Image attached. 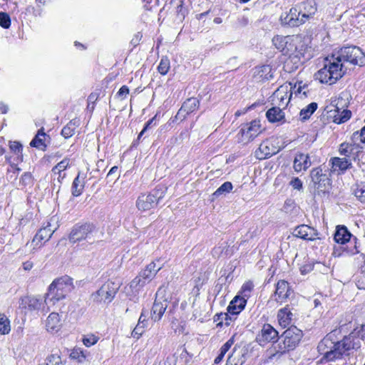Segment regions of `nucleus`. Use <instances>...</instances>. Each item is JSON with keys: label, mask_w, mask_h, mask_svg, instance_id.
Listing matches in <instances>:
<instances>
[{"label": "nucleus", "mask_w": 365, "mask_h": 365, "mask_svg": "<svg viewBox=\"0 0 365 365\" xmlns=\"http://www.w3.org/2000/svg\"><path fill=\"white\" fill-rule=\"evenodd\" d=\"M281 41L282 43L278 47L283 55L287 56L284 68L286 71L292 73L296 71L302 63V59L304 57L305 48L304 44L297 38H288Z\"/></svg>", "instance_id": "1"}, {"label": "nucleus", "mask_w": 365, "mask_h": 365, "mask_svg": "<svg viewBox=\"0 0 365 365\" xmlns=\"http://www.w3.org/2000/svg\"><path fill=\"white\" fill-rule=\"evenodd\" d=\"M346 73L343 63H339L334 58V55L331 58H326L323 68L314 74V79L321 83L332 85L343 77Z\"/></svg>", "instance_id": "2"}, {"label": "nucleus", "mask_w": 365, "mask_h": 365, "mask_svg": "<svg viewBox=\"0 0 365 365\" xmlns=\"http://www.w3.org/2000/svg\"><path fill=\"white\" fill-rule=\"evenodd\" d=\"M73 288V279L67 275L53 280L49 285L45 297L46 304H55L58 301L63 299Z\"/></svg>", "instance_id": "3"}, {"label": "nucleus", "mask_w": 365, "mask_h": 365, "mask_svg": "<svg viewBox=\"0 0 365 365\" xmlns=\"http://www.w3.org/2000/svg\"><path fill=\"white\" fill-rule=\"evenodd\" d=\"M302 337V331L295 326L286 329L279 337V343L273 347L274 353L272 356L274 357L277 354L279 356L286 352L294 350L299 343Z\"/></svg>", "instance_id": "4"}, {"label": "nucleus", "mask_w": 365, "mask_h": 365, "mask_svg": "<svg viewBox=\"0 0 365 365\" xmlns=\"http://www.w3.org/2000/svg\"><path fill=\"white\" fill-rule=\"evenodd\" d=\"M334 58L339 63L348 62L354 66H362L365 64V54L362 50L356 46L342 47L336 54Z\"/></svg>", "instance_id": "5"}, {"label": "nucleus", "mask_w": 365, "mask_h": 365, "mask_svg": "<svg viewBox=\"0 0 365 365\" xmlns=\"http://www.w3.org/2000/svg\"><path fill=\"white\" fill-rule=\"evenodd\" d=\"M97 229L93 223L86 222L76 224L71 229L68 239L72 243L86 240L90 243L95 241Z\"/></svg>", "instance_id": "6"}, {"label": "nucleus", "mask_w": 365, "mask_h": 365, "mask_svg": "<svg viewBox=\"0 0 365 365\" xmlns=\"http://www.w3.org/2000/svg\"><path fill=\"white\" fill-rule=\"evenodd\" d=\"M310 186L314 189V194L322 195L329 192L331 183L329 175L321 168H315L310 173Z\"/></svg>", "instance_id": "7"}, {"label": "nucleus", "mask_w": 365, "mask_h": 365, "mask_svg": "<svg viewBox=\"0 0 365 365\" xmlns=\"http://www.w3.org/2000/svg\"><path fill=\"white\" fill-rule=\"evenodd\" d=\"M308 85L306 83H304L302 81H299L294 83L293 86L291 87V93L289 96V99L287 102H284V100H287V93L285 91H282L280 89H278L274 93V98H277L279 103V106H282L283 108H285L289 101H290V98L293 94L295 95V96L299 97L301 99L305 98L308 96V94L309 93V90L307 89Z\"/></svg>", "instance_id": "8"}, {"label": "nucleus", "mask_w": 365, "mask_h": 365, "mask_svg": "<svg viewBox=\"0 0 365 365\" xmlns=\"http://www.w3.org/2000/svg\"><path fill=\"white\" fill-rule=\"evenodd\" d=\"M165 195L163 188H156L148 194L140 195L136 201L139 210L146 211L153 208Z\"/></svg>", "instance_id": "9"}, {"label": "nucleus", "mask_w": 365, "mask_h": 365, "mask_svg": "<svg viewBox=\"0 0 365 365\" xmlns=\"http://www.w3.org/2000/svg\"><path fill=\"white\" fill-rule=\"evenodd\" d=\"M168 297L165 296V289L162 287L159 288L156 292L151 311L149 312L150 318L154 322L159 321L168 308Z\"/></svg>", "instance_id": "10"}, {"label": "nucleus", "mask_w": 365, "mask_h": 365, "mask_svg": "<svg viewBox=\"0 0 365 365\" xmlns=\"http://www.w3.org/2000/svg\"><path fill=\"white\" fill-rule=\"evenodd\" d=\"M261 131L259 121L253 120L250 124H246L240 128L237 134V141L247 144L254 140Z\"/></svg>", "instance_id": "11"}, {"label": "nucleus", "mask_w": 365, "mask_h": 365, "mask_svg": "<svg viewBox=\"0 0 365 365\" xmlns=\"http://www.w3.org/2000/svg\"><path fill=\"white\" fill-rule=\"evenodd\" d=\"M118 287L113 282H106L91 295L94 302L109 303L114 298Z\"/></svg>", "instance_id": "12"}, {"label": "nucleus", "mask_w": 365, "mask_h": 365, "mask_svg": "<svg viewBox=\"0 0 365 365\" xmlns=\"http://www.w3.org/2000/svg\"><path fill=\"white\" fill-rule=\"evenodd\" d=\"M46 304L45 299L40 296H26L21 299L19 307L26 312L41 310Z\"/></svg>", "instance_id": "13"}, {"label": "nucleus", "mask_w": 365, "mask_h": 365, "mask_svg": "<svg viewBox=\"0 0 365 365\" xmlns=\"http://www.w3.org/2000/svg\"><path fill=\"white\" fill-rule=\"evenodd\" d=\"M278 331L269 324L263 325L260 332L257 336V340L260 345L267 343H274L279 340Z\"/></svg>", "instance_id": "14"}, {"label": "nucleus", "mask_w": 365, "mask_h": 365, "mask_svg": "<svg viewBox=\"0 0 365 365\" xmlns=\"http://www.w3.org/2000/svg\"><path fill=\"white\" fill-rule=\"evenodd\" d=\"M293 294V290L289 284L285 280H279L276 284L274 294L275 301L282 304Z\"/></svg>", "instance_id": "15"}, {"label": "nucleus", "mask_w": 365, "mask_h": 365, "mask_svg": "<svg viewBox=\"0 0 365 365\" xmlns=\"http://www.w3.org/2000/svg\"><path fill=\"white\" fill-rule=\"evenodd\" d=\"M280 19L283 24L291 27L299 26L305 23V19H301L297 6L290 9L289 13L282 14Z\"/></svg>", "instance_id": "16"}, {"label": "nucleus", "mask_w": 365, "mask_h": 365, "mask_svg": "<svg viewBox=\"0 0 365 365\" xmlns=\"http://www.w3.org/2000/svg\"><path fill=\"white\" fill-rule=\"evenodd\" d=\"M293 235L305 240L313 241L317 238L318 232L314 228L303 224L294 229Z\"/></svg>", "instance_id": "17"}, {"label": "nucleus", "mask_w": 365, "mask_h": 365, "mask_svg": "<svg viewBox=\"0 0 365 365\" xmlns=\"http://www.w3.org/2000/svg\"><path fill=\"white\" fill-rule=\"evenodd\" d=\"M277 150L273 144L268 140L263 141L255 151V156L259 160L268 158L276 154Z\"/></svg>", "instance_id": "18"}, {"label": "nucleus", "mask_w": 365, "mask_h": 365, "mask_svg": "<svg viewBox=\"0 0 365 365\" xmlns=\"http://www.w3.org/2000/svg\"><path fill=\"white\" fill-rule=\"evenodd\" d=\"M361 148L356 143H343L340 145L339 151L341 155H344L348 160H356L358 154L361 153Z\"/></svg>", "instance_id": "19"}, {"label": "nucleus", "mask_w": 365, "mask_h": 365, "mask_svg": "<svg viewBox=\"0 0 365 365\" xmlns=\"http://www.w3.org/2000/svg\"><path fill=\"white\" fill-rule=\"evenodd\" d=\"M334 341L332 339L331 334H327L318 344L317 349L319 352L323 355L321 359L322 361H328V354L332 352L334 347Z\"/></svg>", "instance_id": "20"}, {"label": "nucleus", "mask_w": 365, "mask_h": 365, "mask_svg": "<svg viewBox=\"0 0 365 365\" xmlns=\"http://www.w3.org/2000/svg\"><path fill=\"white\" fill-rule=\"evenodd\" d=\"M301 19H304L305 22L317 11V4L313 0L304 1L297 6Z\"/></svg>", "instance_id": "21"}, {"label": "nucleus", "mask_w": 365, "mask_h": 365, "mask_svg": "<svg viewBox=\"0 0 365 365\" xmlns=\"http://www.w3.org/2000/svg\"><path fill=\"white\" fill-rule=\"evenodd\" d=\"M312 165L310 158L308 154L297 153L294 158L293 168L297 173L302 170H307Z\"/></svg>", "instance_id": "22"}, {"label": "nucleus", "mask_w": 365, "mask_h": 365, "mask_svg": "<svg viewBox=\"0 0 365 365\" xmlns=\"http://www.w3.org/2000/svg\"><path fill=\"white\" fill-rule=\"evenodd\" d=\"M200 105L199 101L196 98H187L182 105L178 110L176 118L182 116V118L186 117V115L192 113L197 109Z\"/></svg>", "instance_id": "23"}, {"label": "nucleus", "mask_w": 365, "mask_h": 365, "mask_svg": "<svg viewBox=\"0 0 365 365\" xmlns=\"http://www.w3.org/2000/svg\"><path fill=\"white\" fill-rule=\"evenodd\" d=\"M247 299L243 297L236 296L227 307V312L232 316L239 314L245 307Z\"/></svg>", "instance_id": "24"}, {"label": "nucleus", "mask_w": 365, "mask_h": 365, "mask_svg": "<svg viewBox=\"0 0 365 365\" xmlns=\"http://www.w3.org/2000/svg\"><path fill=\"white\" fill-rule=\"evenodd\" d=\"M254 77L259 81H268L273 78L274 75L272 67L269 65L255 67Z\"/></svg>", "instance_id": "25"}, {"label": "nucleus", "mask_w": 365, "mask_h": 365, "mask_svg": "<svg viewBox=\"0 0 365 365\" xmlns=\"http://www.w3.org/2000/svg\"><path fill=\"white\" fill-rule=\"evenodd\" d=\"M346 340L343 338L342 340L334 341V347L332 352L328 354V361H333L342 357L344 354H346L349 351L347 346H344Z\"/></svg>", "instance_id": "26"}, {"label": "nucleus", "mask_w": 365, "mask_h": 365, "mask_svg": "<svg viewBox=\"0 0 365 365\" xmlns=\"http://www.w3.org/2000/svg\"><path fill=\"white\" fill-rule=\"evenodd\" d=\"M267 120L271 123H279L281 124L285 122L284 113L279 107H272L266 113Z\"/></svg>", "instance_id": "27"}, {"label": "nucleus", "mask_w": 365, "mask_h": 365, "mask_svg": "<svg viewBox=\"0 0 365 365\" xmlns=\"http://www.w3.org/2000/svg\"><path fill=\"white\" fill-rule=\"evenodd\" d=\"M334 171L339 174L344 173L347 169L351 168V162L346 158H333L330 160Z\"/></svg>", "instance_id": "28"}, {"label": "nucleus", "mask_w": 365, "mask_h": 365, "mask_svg": "<svg viewBox=\"0 0 365 365\" xmlns=\"http://www.w3.org/2000/svg\"><path fill=\"white\" fill-rule=\"evenodd\" d=\"M53 232L54 230L51 228L50 222H48L46 226L41 227L38 231L33 239V242L37 246L43 240L45 242L48 241L52 236Z\"/></svg>", "instance_id": "29"}, {"label": "nucleus", "mask_w": 365, "mask_h": 365, "mask_svg": "<svg viewBox=\"0 0 365 365\" xmlns=\"http://www.w3.org/2000/svg\"><path fill=\"white\" fill-rule=\"evenodd\" d=\"M352 235L348 230L346 227L341 225L337 226L334 240L336 242L344 245L350 241Z\"/></svg>", "instance_id": "30"}, {"label": "nucleus", "mask_w": 365, "mask_h": 365, "mask_svg": "<svg viewBox=\"0 0 365 365\" xmlns=\"http://www.w3.org/2000/svg\"><path fill=\"white\" fill-rule=\"evenodd\" d=\"M161 265L157 267L156 263L155 262H152L148 264L145 269L142 270L139 274L141 277H143L148 282H149L154 278V277L161 269Z\"/></svg>", "instance_id": "31"}, {"label": "nucleus", "mask_w": 365, "mask_h": 365, "mask_svg": "<svg viewBox=\"0 0 365 365\" xmlns=\"http://www.w3.org/2000/svg\"><path fill=\"white\" fill-rule=\"evenodd\" d=\"M293 314L288 306L279 309L277 313V319L282 327H286L292 321Z\"/></svg>", "instance_id": "32"}, {"label": "nucleus", "mask_w": 365, "mask_h": 365, "mask_svg": "<svg viewBox=\"0 0 365 365\" xmlns=\"http://www.w3.org/2000/svg\"><path fill=\"white\" fill-rule=\"evenodd\" d=\"M60 317L58 313L52 312L46 320V329L50 332H57L61 327Z\"/></svg>", "instance_id": "33"}, {"label": "nucleus", "mask_w": 365, "mask_h": 365, "mask_svg": "<svg viewBox=\"0 0 365 365\" xmlns=\"http://www.w3.org/2000/svg\"><path fill=\"white\" fill-rule=\"evenodd\" d=\"M85 186V177L81 176V173H79L78 175L75 178L72 186H71V191L72 195L74 197H78L81 195L83 188Z\"/></svg>", "instance_id": "34"}, {"label": "nucleus", "mask_w": 365, "mask_h": 365, "mask_svg": "<svg viewBox=\"0 0 365 365\" xmlns=\"http://www.w3.org/2000/svg\"><path fill=\"white\" fill-rule=\"evenodd\" d=\"M334 112L336 113L333 116L329 115L330 118H333V122L337 124H341L346 122L351 118V112L349 110L345 109L340 112L338 107H336Z\"/></svg>", "instance_id": "35"}, {"label": "nucleus", "mask_w": 365, "mask_h": 365, "mask_svg": "<svg viewBox=\"0 0 365 365\" xmlns=\"http://www.w3.org/2000/svg\"><path fill=\"white\" fill-rule=\"evenodd\" d=\"M34 185V178L31 173L26 172L21 175L18 189L27 191L28 188H31Z\"/></svg>", "instance_id": "36"}, {"label": "nucleus", "mask_w": 365, "mask_h": 365, "mask_svg": "<svg viewBox=\"0 0 365 365\" xmlns=\"http://www.w3.org/2000/svg\"><path fill=\"white\" fill-rule=\"evenodd\" d=\"M79 125V120L72 119L70 120L66 125H65L61 130V135L65 138H68L73 136L75 133V130Z\"/></svg>", "instance_id": "37"}, {"label": "nucleus", "mask_w": 365, "mask_h": 365, "mask_svg": "<svg viewBox=\"0 0 365 365\" xmlns=\"http://www.w3.org/2000/svg\"><path fill=\"white\" fill-rule=\"evenodd\" d=\"M45 136L46 133L43 132V128H41L40 130H38V133L34 137V138L31 141L30 145L31 147H35L41 149L45 148L46 146L44 143Z\"/></svg>", "instance_id": "38"}, {"label": "nucleus", "mask_w": 365, "mask_h": 365, "mask_svg": "<svg viewBox=\"0 0 365 365\" xmlns=\"http://www.w3.org/2000/svg\"><path fill=\"white\" fill-rule=\"evenodd\" d=\"M318 105L315 102H312L305 108H302L299 113L300 120L302 121H305L308 120L311 115L316 111L317 109Z\"/></svg>", "instance_id": "39"}, {"label": "nucleus", "mask_w": 365, "mask_h": 365, "mask_svg": "<svg viewBox=\"0 0 365 365\" xmlns=\"http://www.w3.org/2000/svg\"><path fill=\"white\" fill-rule=\"evenodd\" d=\"M344 340H346V343L344 346H347L348 350L355 349L357 350L361 346L360 341L356 338L352 334L344 336Z\"/></svg>", "instance_id": "40"}, {"label": "nucleus", "mask_w": 365, "mask_h": 365, "mask_svg": "<svg viewBox=\"0 0 365 365\" xmlns=\"http://www.w3.org/2000/svg\"><path fill=\"white\" fill-rule=\"evenodd\" d=\"M233 186L230 182H225L220 185L216 191L212 194L213 198H217L222 195H226L232 190Z\"/></svg>", "instance_id": "41"}, {"label": "nucleus", "mask_w": 365, "mask_h": 365, "mask_svg": "<svg viewBox=\"0 0 365 365\" xmlns=\"http://www.w3.org/2000/svg\"><path fill=\"white\" fill-rule=\"evenodd\" d=\"M147 283L148 282L143 277H141L139 274L130 282V287L133 292H137Z\"/></svg>", "instance_id": "42"}, {"label": "nucleus", "mask_w": 365, "mask_h": 365, "mask_svg": "<svg viewBox=\"0 0 365 365\" xmlns=\"http://www.w3.org/2000/svg\"><path fill=\"white\" fill-rule=\"evenodd\" d=\"M354 194L361 203L365 204V184H356L354 189Z\"/></svg>", "instance_id": "43"}, {"label": "nucleus", "mask_w": 365, "mask_h": 365, "mask_svg": "<svg viewBox=\"0 0 365 365\" xmlns=\"http://www.w3.org/2000/svg\"><path fill=\"white\" fill-rule=\"evenodd\" d=\"M11 331L10 322L4 314H0V333L7 334Z\"/></svg>", "instance_id": "44"}, {"label": "nucleus", "mask_w": 365, "mask_h": 365, "mask_svg": "<svg viewBox=\"0 0 365 365\" xmlns=\"http://www.w3.org/2000/svg\"><path fill=\"white\" fill-rule=\"evenodd\" d=\"M170 69V60L168 57H163L158 66V71L162 75H165Z\"/></svg>", "instance_id": "45"}, {"label": "nucleus", "mask_w": 365, "mask_h": 365, "mask_svg": "<svg viewBox=\"0 0 365 365\" xmlns=\"http://www.w3.org/2000/svg\"><path fill=\"white\" fill-rule=\"evenodd\" d=\"M44 365H63L61 356L58 353L51 354L46 359Z\"/></svg>", "instance_id": "46"}, {"label": "nucleus", "mask_w": 365, "mask_h": 365, "mask_svg": "<svg viewBox=\"0 0 365 365\" xmlns=\"http://www.w3.org/2000/svg\"><path fill=\"white\" fill-rule=\"evenodd\" d=\"M68 160L63 159L60 163H58L56 166H54L52 169V172L54 175H59V177H61V173L66 170V168L68 165Z\"/></svg>", "instance_id": "47"}, {"label": "nucleus", "mask_w": 365, "mask_h": 365, "mask_svg": "<svg viewBox=\"0 0 365 365\" xmlns=\"http://www.w3.org/2000/svg\"><path fill=\"white\" fill-rule=\"evenodd\" d=\"M245 361V354H242L240 358L236 359V356L234 354H232L229 356L228 359L227 361V365H242Z\"/></svg>", "instance_id": "48"}, {"label": "nucleus", "mask_w": 365, "mask_h": 365, "mask_svg": "<svg viewBox=\"0 0 365 365\" xmlns=\"http://www.w3.org/2000/svg\"><path fill=\"white\" fill-rule=\"evenodd\" d=\"M0 26L4 29H9L11 26V18L6 12H0Z\"/></svg>", "instance_id": "49"}, {"label": "nucleus", "mask_w": 365, "mask_h": 365, "mask_svg": "<svg viewBox=\"0 0 365 365\" xmlns=\"http://www.w3.org/2000/svg\"><path fill=\"white\" fill-rule=\"evenodd\" d=\"M70 356L72 359H77L79 362H83L86 359V356L81 349H74Z\"/></svg>", "instance_id": "50"}, {"label": "nucleus", "mask_w": 365, "mask_h": 365, "mask_svg": "<svg viewBox=\"0 0 365 365\" xmlns=\"http://www.w3.org/2000/svg\"><path fill=\"white\" fill-rule=\"evenodd\" d=\"M9 148L16 155L21 154L23 147L22 145L17 141H10Z\"/></svg>", "instance_id": "51"}, {"label": "nucleus", "mask_w": 365, "mask_h": 365, "mask_svg": "<svg viewBox=\"0 0 365 365\" xmlns=\"http://www.w3.org/2000/svg\"><path fill=\"white\" fill-rule=\"evenodd\" d=\"M215 317H221L222 318V321L225 322V324L226 326H229L230 324V322L233 319H236V317L235 316H232L228 312L227 313H220V314H217L215 315Z\"/></svg>", "instance_id": "52"}, {"label": "nucleus", "mask_w": 365, "mask_h": 365, "mask_svg": "<svg viewBox=\"0 0 365 365\" xmlns=\"http://www.w3.org/2000/svg\"><path fill=\"white\" fill-rule=\"evenodd\" d=\"M98 338L94 335H88L83 338V342L85 346L89 347L97 343Z\"/></svg>", "instance_id": "53"}, {"label": "nucleus", "mask_w": 365, "mask_h": 365, "mask_svg": "<svg viewBox=\"0 0 365 365\" xmlns=\"http://www.w3.org/2000/svg\"><path fill=\"white\" fill-rule=\"evenodd\" d=\"M183 1H180V4L176 7L177 16L181 19H185L187 13L186 9L183 6Z\"/></svg>", "instance_id": "54"}, {"label": "nucleus", "mask_w": 365, "mask_h": 365, "mask_svg": "<svg viewBox=\"0 0 365 365\" xmlns=\"http://www.w3.org/2000/svg\"><path fill=\"white\" fill-rule=\"evenodd\" d=\"M20 170L21 169L16 164L11 163L10 167L7 169V173H11L13 175H11V178L16 179Z\"/></svg>", "instance_id": "55"}, {"label": "nucleus", "mask_w": 365, "mask_h": 365, "mask_svg": "<svg viewBox=\"0 0 365 365\" xmlns=\"http://www.w3.org/2000/svg\"><path fill=\"white\" fill-rule=\"evenodd\" d=\"M149 314H150L149 310L143 309L142 310L141 314L139 317L138 324H140L142 325L146 326L147 325L146 322H147L148 317Z\"/></svg>", "instance_id": "56"}, {"label": "nucleus", "mask_w": 365, "mask_h": 365, "mask_svg": "<svg viewBox=\"0 0 365 365\" xmlns=\"http://www.w3.org/2000/svg\"><path fill=\"white\" fill-rule=\"evenodd\" d=\"M234 344V336L231 337L225 344L220 348V352L225 355V354L230 349L232 345Z\"/></svg>", "instance_id": "57"}, {"label": "nucleus", "mask_w": 365, "mask_h": 365, "mask_svg": "<svg viewBox=\"0 0 365 365\" xmlns=\"http://www.w3.org/2000/svg\"><path fill=\"white\" fill-rule=\"evenodd\" d=\"M353 138L355 139L359 138L361 143H365V126L361 128L360 132L354 133Z\"/></svg>", "instance_id": "58"}, {"label": "nucleus", "mask_w": 365, "mask_h": 365, "mask_svg": "<svg viewBox=\"0 0 365 365\" xmlns=\"http://www.w3.org/2000/svg\"><path fill=\"white\" fill-rule=\"evenodd\" d=\"M290 185L293 187V188L299 190L302 188V182L298 178H293L290 181Z\"/></svg>", "instance_id": "59"}, {"label": "nucleus", "mask_w": 365, "mask_h": 365, "mask_svg": "<svg viewBox=\"0 0 365 365\" xmlns=\"http://www.w3.org/2000/svg\"><path fill=\"white\" fill-rule=\"evenodd\" d=\"M129 93V88L127 86H123L117 93V95L122 99H124Z\"/></svg>", "instance_id": "60"}, {"label": "nucleus", "mask_w": 365, "mask_h": 365, "mask_svg": "<svg viewBox=\"0 0 365 365\" xmlns=\"http://www.w3.org/2000/svg\"><path fill=\"white\" fill-rule=\"evenodd\" d=\"M253 288V284L252 282H247L242 285V289L245 294V297H248V294H246V292L250 293Z\"/></svg>", "instance_id": "61"}, {"label": "nucleus", "mask_w": 365, "mask_h": 365, "mask_svg": "<svg viewBox=\"0 0 365 365\" xmlns=\"http://www.w3.org/2000/svg\"><path fill=\"white\" fill-rule=\"evenodd\" d=\"M288 38H292L291 37L289 36H286V37H279V36H277V37H274L272 40L274 44L275 45V46L278 48L279 46H280L282 45V41H286L285 39H288Z\"/></svg>", "instance_id": "62"}, {"label": "nucleus", "mask_w": 365, "mask_h": 365, "mask_svg": "<svg viewBox=\"0 0 365 365\" xmlns=\"http://www.w3.org/2000/svg\"><path fill=\"white\" fill-rule=\"evenodd\" d=\"M177 358L174 356H169L166 358L164 365H176Z\"/></svg>", "instance_id": "63"}, {"label": "nucleus", "mask_w": 365, "mask_h": 365, "mask_svg": "<svg viewBox=\"0 0 365 365\" xmlns=\"http://www.w3.org/2000/svg\"><path fill=\"white\" fill-rule=\"evenodd\" d=\"M359 337L365 343V324H363L358 331Z\"/></svg>", "instance_id": "64"}]
</instances>
